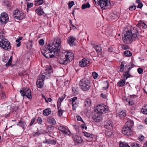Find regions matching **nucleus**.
Here are the masks:
<instances>
[{
  "label": "nucleus",
  "instance_id": "nucleus-15",
  "mask_svg": "<svg viewBox=\"0 0 147 147\" xmlns=\"http://www.w3.org/2000/svg\"><path fill=\"white\" fill-rule=\"evenodd\" d=\"M92 63V61L88 58H84L80 61L79 64H90Z\"/></svg>",
  "mask_w": 147,
  "mask_h": 147
},
{
  "label": "nucleus",
  "instance_id": "nucleus-55",
  "mask_svg": "<svg viewBox=\"0 0 147 147\" xmlns=\"http://www.w3.org/2000/svg\"><path fill=\"white\" fill-rule=\"evenodd\" d=\"M72 90L74 93V95L78 94V92L74 88H72Z\"/></svg>",
  "mask_w": 147,
  "mask_h": 147
},
{
  "label": "nucleus",
  "instance_id": "nucleus-52",
  "mask_svg": "<svg viewBox=\"0 0 147 147\" xmlns=\"http://www.w3.org/2000/svg\"><path fill=\"white\" fill-rule=\"evenodd\" d=\"M83 133L84 134V135L87 137H90V134L86 132H83Z\"/></svg>",
  "mask_w": 147,
  "mask_h": 147
},
{
  "label": "nucleus",
  "instance_id": "nucleus-4",
  "mask_svg": "<svg viewBox=\"0 0 147 147\" xmlns=\"http://www.w3.org/2000/svg\"><path fill=\"white\" fill-rule=\"evenodd\" d=\"M79 85L81 89L84 91L88 90L91 86L90 80L86 78L80 80Z\"/></svg>",
  "mask_w": 147,
  "mask_h": 147
},
{
  "label": "nucleus",
  "instance_id": "nucleus-19",
  "mask_svg": "<svg viewBox=\"0 0 147 147\" xmlns=\"http://www.w3.org/2000/svg\"><path fill=\"white\" fill-rule=\"evenodd\" d=\"M73 138L74 141L78 143H81L82 142V138L76 135L73 136Z\"/></svg>",
  "mask_w": 147,
  "mask_h": 147
},
{
  "label": "nucleus",
  "instance_id": "nucleus-33",
  "mask_svg": "<svg viewBox=\"0 0 147 147\" xmlns=\"http://www.w3.org/2000/svg\"><path fill=\"white\" fill-rule=\"evenodd\" d=\"M48 121L49 123L51 124H55V120L52 117H50L48 119Z\"/></svg>",
  "mask_w": 147,
  "mask_h": 147
},
{
  "label": "nucleus",
  "instance_id": "nucleus-40",
  "mask_svg": "<svg viewBox=\"0 0 147 147\" xmlns=\"http://www.w3.org/2000/svg\"><path fill=\"white\" fill-rule=\"evenodd\" d=\"M33 5V4L32 3H29L28 2L27 3V11L29 10V9L31 7H32Z\"/></svg>",
  "mask_w": 147,
  "mask_h": 147
},
{
  "label": "nucleus",
  "instance_id": "nucleus-3",
  "mask_svg": "<svg viewBox=\"0 0 147 147\" xmlns=\"http://www.w3.org/2000/svg\"><path fill=\"white\" fill-rule=\"evenodd\" d=\"M138 33L136 30H128L124 35V37H123V40L124 42L126 44H130L133 41L135 40L138 37Z\"/></svg>",
  "mask_w": 147,
  "mask_h": 147
},
{
  "label": "nucleus",
  "instance_id": "nucleus-46",
  "mask_svg": "<svg viewBox=\"0 0 147 147\" xmlns=\"http://www.w3.org/2000/svg\"><path fill=\"white\" fill-rule=\"evenodd\" d=\"M42 120L41 117H38L37 119V123L40 124H42Z\"/></svg>",
  "mask_w": 147,
  "mask_h": 147
},
{
  "label": "nucleus",
  "instance_id": "nucleus-18",
  "mask_svg": "<svg viewBox=\"0 0 147 147\" xmlns=\"http://www.w3.org/2000/svg\"><path fill=\"white\" fill-rule=\"evenodd\" d=\"M102 116L99 114L98 112L94 114L93 116V118L94 120L96 122H99L102 119Z\"/></svg>",
  "mask_w": 147,
  "mask_h": 147
},
{
  "label": "nucleus",
  "instance_id": "nucleus-48",
  "mask_svg": "<svg viewBox=\"0 0 147 147\" xmlns=\"http://www.w3.org/2000/svg\"><path fill=\"white\" fill-rule=\"evenodd\" d=\"M136 6L135 5H132L130 6L129 9L130 10L132 11L136 9Z\"/></svg>",
  "mask_w": 147,
  "mask_h": 147
},
{
  "label": "nucleus",
  "instance_id": "nucleus-34",
  "mask_svg": "<svg viewBox=\"0 0 147 147\" xmlns=\"http://www.w3.org/2000/svg\"><path fill=\"white\" fill-rule=\"evenodd\" d=\"M119 147H130L127 143L123 142L119 144Z\"/></svg>",
  "mask_w": 147,
  "mask_h": 147
},
{
  "label": "nucleus",
  "instance_id": "nucleus-38",
  "mask_svg": "<svg viewBox=\"0 0 147 147\" xmlns=\"http://www.w3.org/2000/svg\"><path fill=\"white\" fill-rule=\"evenodd\" d=\"M103 88L104 89H105L108 88L109 87L108 83L107 81L105 82L103 84Z\"/></svg>",
  "mask_w": 147,
  "mask_h": 147
},
{
  "label": "nucleus",
  "instance_id": "nucleus-44",
  "mask_svg": "<svg viewBox=\"0 0 147 147\" xmlns=\"http://www.w3.org/2000/svg\"><path fill=\"white\" fill-rule=\"evenodd\" d=\"M3 4L5 6L9 7L10 6L9 2L8 1H5L3 2Z\"/></svg>",
  "mask_w": 147,
  "mask_h": 147
},
{
  "label": "nucleus",
  "instance_id": "nucleus-53",
  "mask_svg": "<svg viewBox=\"0 0 147 147\" xmlns=\"http://www.w3.org/2000/svg\"><path fill=\"white\" fill-rule=\"evenodd\" d=\"M40 45H43L44 44V40L42 39H41L39 41Z\"/></svg>",
  "mask_w": 147,
  "mask_h": 147
},
{
  "label": "nucleus",
  "instance_id": "nucleus-31",
  "mask_svg": "<svg viewBox=\"0 0 147 147\" xmlns=\"http://www.w3.org/2000/svg\"><path fill=\"white\" fill-rule=\"evenodd\" d=\"M123 54L124 55L127 57H130L132 55L131 53L129 51H125L124 53Z\"/></svg>",
  "mask_w": 147,
  "mask_h": 147
},
{
  "label": "nucleus",
  "instance_id": "nucleus-59",
  "mask_svg": "<svg viewBox=\"0 0 147 147\" xmlns=\"http://www.w3.org/2000/svg\"><path fill=\"white\" fill-rule=\"evenodd\" d=\"M142 4L141 2L140 3H139L137 7L138 8H141L142 7Z\"/></svg>",
  "mask_w": 147,
  "mask_h": 147
},
{
  "label": "nucleus",
  "instance_id": "nucleus-35",
  "mask_svg": "<svg viewBox=\"0 0 147 147\" xmlns=\"http://www.w3.org/2000/svg\"><path fill=\"white\" fill-rule=\"evenodd\" d=\"M73 107V110H76V108L78 107V103L76 102L72 103Z\"/></svg>",
  "mask_w": 147,
  "mask_h": 147
},
{
  "label": "nucleus",
  "instance_id": "nucleus-41",
  "mask_svg": "<svg viewBox=\"0 0 147 147\" xmlns=\"http://www.w3.org/2000/svg\"><path fill=\"white\" fill-rule=\"evenodd\" d=\"M1 96L2 99H4L5 98L6 96L4 91H3L1 92Z\"/></svg>",
  "mask_w": 147,
  "mask_h": 147
},
{
  "label": "nucleus",
  "instance_id": "nucleus-37",
  "mask_svg": "<svg viewBox=\"0 0 147 147\" xmlns=\"http://www.w3.org/2000/svg\"><path fill=\"white\" fill-rule=\"evenodd\" d=\"M35 5H36L38 6L42 4L43 3V0H38L35 1Z\"/></svg>",
  "mask_w": 147,
  "mask_h": 147
},
{
  "label": "nucleus",
  "instance_id": "nucleus-61",
  "mask_svg": "<svg viewBox=\"0 0 147 147\" xmlns=\"http://www.w3.org/2000/svg\"><path fill=\"white\" fill-rule=\"evenodd\" d=\"M144 139V136L142 135H140L139 138V140L140 141H142Z\"/></svg>",
  "mask_w": 147,
  "mask_h": 147
},
{
  "label": "nucleus",
  "instance_id": "nucleus-11",
  "mask_svg": "<svg viewBox=\"0 0 147 147\" xmlns=\"http://www.w3.org/2000/svg\"><path fill=\"white\" fill-rule=\"evenodd\" d=\"M8 20V15L5 12L2 13L0 17V22L2 24H5Z\"/></svg>",
  "mask_w": 147,
  "mask_h": 147
},
{
  "label": "nucleus",
  "instance_id": "nucleus-63",
  "mask_svg": "<svg viewBox=\"0 0 147 147\" xmlns=\"http://www.w3.org/2000/svg\"><path fill=\"white\" fill-rule=\"evenodd\" d=\"M142 27L144 29H146L147 27V26L144 23L143 25V26H142Z\"/></svg>",
  "mask_w": 147,
  "mask_h": 147
},
{
  "label": "nucleus",
  "instance_id": "nucleus-26",
  "mask_svg": "<svg viewBox=\"0 0 147 147\" xmlns=\"http://www.w3.org/2000/svg\"><path fill=\"white\" fill-rule=\"evenodd\" d=\"M85 105L87 106H90L91 104V101L89 98H86L85 102Z\"/></svg>",
  "mask_w": 147,
  "mask_h": 147
},
{
  "label": "nucleus",
  "instance_id": "nucleus-60",
  "mask_svg": "<svg viewBox=\"0 0 147 147\" xmlns=\"http://www.w3.org/2000/svg\"><path fill=\"white\" fill-rule=\"evenodd\" d=\"M22 38L23 37H20L19 38H18L17 40H16V42H20V41L21 40Z\"/></svg>",
  "mask_w": 147,
  "mask_h": 147
},
{
  "label": "nucleus",
  "instance_id": "nucleus-58",
  "mask_svg": "<svg viewBox=\"0 0 147 147\" xmlns=\"http://www.w3.org/2000/svg\"><path fill=\"white\" fill-rule=\"evenodd\" d=\"M52 100V99L50 98H46V100H45V101L47 102L48 103L49 102H51Z\"/></svg>",
  "mask_w": 147,
  "mask_h": 147
},
{
  "label": "nucleus",
  "instance_id": "nucleus-14",
  "mask_svg": "<svg viewBox=\"0 0 147 147\" xmlns=\"http://www.w3.org/2000/svg\"><path fill=\"white\" fill-rule=\"evenodd\" d=\"M58 129L59 131L64 133L65 134L69 135L71 134L70 131L68 129L63 126L59 127Z\"/></svg>",
  "mask_w": 147,
  "mask_h": 147
},
{
  "label": "nucleus",
  "instance_id": "nucleus-20",
  "mask_svg": "<svg viewBox=\"0 0 147 147\" xmlns=\"http://www.w3.org/2000/svg\"><path fill=\"white\" fill-rule=\"evenodd\" d=\"M56 142L57 141L56 140H51L49 139H47L46 138L45 140L43 141V143H46L48 144H53L55 145L56 144Z\"/></svg>",
  "mask_w": 147,
  "mask_h": 147
},
{
  "label": "nucleus",
  "instance_id": "nucleus-16",
  "mask_svg": "<svg viewBox=\"0 0 147 147\" xmlns=\"http://www.w3.org/2000/svg\"><path fill=\"white\" fill-rule=\"evenodd\" d=\"M113 126V122L111 121H107L105 122L104 127L107 129H111L112 128Z\"/></svg>",
  "mask_w": 147,
  "mask_h": 147
},
{
  "label": "nucleus",
  "instance_id": "nucleus-49",
  "mask_svg": "<svg viewBox=\"0 0 147 147\" xmlns=\"http://www.w3.org/2000/svg\"><path fill=\"white\" fill-rule=\"evenodd\" d=\"M138 73L140 74H141L143 72V69L141 68H138L137 69Z\"/></svg>",
  "mask_w": 147,
  "mask_h": 147
},
{
  "label": "nucleus",
  "instance_id": "nucleus-64",
  "mask_svg": "<svg viewBox=\"0 0 147 147\" xmlns=\"http://www.w3.org/2000/svg\"><path fill=\"white\" fill-rule=\"evenodd\" d=\"M101 96L103 98H105L106 97V95L105 94H100Z\"/></svg>",
  "mask_w": 147,
  "mask_h": 147
},
{
  "label": "nucleus",
  "instance_id": "nucleus-17",
  "mask_svg": "<svg viewBox=\"0 0 147 147\" xmlns=\"http://www.w3.org/2000/svg\"><path fill=\"white\" fill-rule=\"evenodd\" d=\"M76 40V39L74 37L70 36L68 37L67 40V42L71 46H73L75 45L74 42Z\"/></svg>",
  "mask_w": 147,
  "mask_h": 147
},
{
  "label": "nucleus",
  "instance_id": "nucleus-29",
  "mask_svg": "<svg viewBox=\"0 0 147 147\" xmlns=\"http://www.w3.org/2000/svg\"><path fill=\"white\" fill-rule=\"evenodd\" d=\"M126 115V113L124 111H121L118 114L117 116L121 118H123Z\"/></svg>",
  "mask_w": 147,
  "mask_h": 147
},
{
  "label": "nucleus",
  "instance_id": "nucleus-54",
  "mask_svg": "<svg viewBox=\"0 0 147 147\" xmlns=\"http://www.w3.org/2000/svg\"><path fill=\"white\" fill-rule=\"evenodd\" d=\"M63 111L62 110H60L58 111V115L59 117L61 116L62 115Z\"/></svg>",
  "mask_w": 147,
  "mask_h": 147
},
{
  "label": "nucleus",
  "instance_id": "nucleus-8",
  "mask_svg": "<svg viewBox=\"0 0 147 147\" xmlns=\"http://www.w3.org/2000/svg\"><path fill=\"white\" fill-rule=\"evenodd\" d=\"M20 92L24 97H26L29 98L31 97V90L28 88H24L20 89Z\"/></svg>",
  "mask_w": 147,
  "mask_h": 147
},
{
  "label": "nucleus",
  "instance_id": "nucleus-13",
  "mask_svg": "<svg viewBox=\"0 0 147 147\" xmlns=\"http://www.w3.org/2000/svg\"><path fill=\"white\" fill-rule=\"evenodd\" d=\"M95 1H98L101 7L103 8L104 7L108 6L110 4V0H94Z\"/></svg>",
  "mask_w": 147,
  "mask_h": 147
},
{
  "label": "nucleus",
  "instance_id": "nucleus-36",
  "mask_svg": "<svg viewBox=\"0 0 147 147\" xmlns=\"http://www.w3.org/2000/svg\"><path fill=\"white\" fill-rule=\"evenodd\" d=\"M77 100V97H74L73 98H71L69 99V101L70 103L71 104H72L76 102V100Z\"/></svg>",
  "mask_w": 147,
  "mask_h": 147
},
{
  "label": "nucleus",
  "instance_id": "nucleus-27",
  "mask_svg": "<svg viewBox=\"0 0 147 147\" xmlns=\"http://www.w3.org/2000/svg\"><path fill=\"white\" fill-rule=\"evenodd\" d=\"M90 5L89 3H86L83 4L82 6V9H85L86 8H88L90 7Z\"/></svg>",
  "mask_w": 147,
  "mask_h": 147
},
{
  "label": "nucleus",
  "instance_id": "nucleus-2",
  "mask_svg": "<svg viewBox=\"0 0 147 147\" xmlns=\"http://www.w3.org/2000/svg\"><path fill=\"white\" fill-rule=\"evenodd\" d=\"M45 67V72L39 76V79L36 82L37 86L39 88H42L43 87L45 79L48 78L50 76L51 74L53 72L51 65H46Z\"/></svg>",
  "mask_w": 147,
  "mask_h": 147
},
{
  "label": "nucleus",
  "instance_id": "nucleus-6",
  "mask_svg": "<svg viewBox=\"0 0 147 147\" xmlns=\"http://www.w3.org/2000/svg\"><path fill=\"white\" fill-rule=\"evenodd\" d=\"M131 77V75L129 74V71L124 72L123 76V79L120 80L117 83V85L120 87H123L125 83V80Z\"/></svg>",
  "mask_w": 147,
  "mask_h": 147
},
{
  "label": "nucleus",
  "instance_id": "nucleus-12",
  "mask_svg": "<svg viewBox=\"0 0 147 147\" xmlns=\"http://www.w3.org/2000/svg\"><path fill=\"white\" fill-rule=\"evenodd\" d=\"M122 131L123 134L127 136H131L132 134L131 129H130L129 127H127L125 126L123 128Z\"/></svg>",
  "mask_w": 147,
  "mask_h": 147
},
{
  "label": "nucleus",
  "instance_id": "nucleus-1",
  "mask_svg": "<svg viewBox=\"0 0 147 147\" xmlns=\"http://www.w3.org/2000/svg\"><path fill=\"white\" fill-rule=\"evenodd\" d=\"M61 47V39L57 37L52 40L49 44L45 46L43 48V51H42L41 53L47 58L55 57L60 51Z\"/></svg>",
  "mask_w": 147,
  "mask_h": 147
},
{
  "label": "nucleus",
  "instance_id": "nucleus-56",
  "mask_svg": "<svg viewBox=\"0 0 147 147\" xmlns=\"http://www.w3.org/2000/svg\"><path fill=\"white\" fill-rule=\"evenodd\" d=\"M120 71H123L124 69V65H121L120 66Z\"/></svg>",
  "mask_w": 147,
  "mask_h": 147
},
{
  "label": "nucleus",
  "instance_id": "nucleus-30",
  "mask_svg": "<svg viewBox=\"0 0 147 147\" xmlns=\"http://www.w3.org/2000/svg\"><path fill=\"white\" fill-rule=\"evenodd\" d=\"M124 99L126 100L127 102H128V104L129 105H131L134 104V102L133 100H132L131 99H128L127 98H126L125 97H124Z\"/></svg>",
  "mask_w": 147,
  "mask_h": 147
},
{
  "label": "nucleus",
  "instance_id": "nucleus-50",
  "mask_svg": "<svg viewBox=\"0 0 147 147\" xmlns=\"http://www.w3.org/2000/svg\"><path fill=\"white\" fill-rule=\"evenodd\" d=\"M35 120H36V118L35 117L33 118L32 119L31 121L29 126H32L33 124L34 123V122Z\"/></svg>",
  "mask_w": 147,
  "mask_h": 147
},
{
  "label": "nucleus",
  "instance_id": "nucleus-32",
  "mask_svg": "<svg viewBox=\"0 0 147 147\" xmlns=\"http://www.w3.org/2000/svg\"><path fill=\"white\" fill-rule=\"evenodd\" d=\"M142 111L144 114H147V105L143 106L142 108Z\"/></svg>",
  "mask_w": 147,
  "mask_h": 147
},
{
  "label": "nucleus",
  "instance_id": "nucleus-24",
  "mask_svg": "<svg viewBox=\"0 0 147 147\" xmlns=\"http://www.w3.org/2000/svg\"><path fill=\"white\" fill-rule=\"evenodd\" d=\"M35 11L39 16L42 15L44 13L43 9L40 7L36 9L35 10Z\"/></svg>",
  "mask_w": 147,
  "mask_h": 147
},
{
  "label": "nucleus",
  "instance_id": "nucleus-62",
  "mask_svg": "<svg viewBox=\"0 0 147 147\" xmlns=\"http://www.w3.org/2000/svg\"><path fill=\"white\" fill-rule=\"evenodd\" d=\"M64 97H62L61 98H59L58 101H59V102L61 103L63 100L64 99Z\"/></svg>",
  "mask_w": 147,
  "mask_h": 147
},
{
  "label": "nucleus",
  "instance_id": "nucleus-10",
  "mask_svg": "<svg viewBox=\"0 0 147 147\" xmlns=\"http://www.w3.org/2000/svg\"><path fill=\"white\" fill-rule=\"evenodd\" d=\"M97 111L98 113H103L108 112V107L105 105H99L97 107Z\"/></svg>",
  "mask_w": 147,
  "mask_h": 147
},
{
  "label": "nucleus",
  "instance_id": "nucleus-51",
  "mask_svg": "<svg viewBox=\"0 0 147 147\" xmlns=\"http://www.w3.org/2000/svg\"><path fill=\"white\" fill-rule=\"evenodd\" d=\"M105 133L106 135L109 136H111L112 134V132L108 131H106Z\"/></svg>",
  "mask_w": 147,
  "mask_h": 147
},
{
  "label": "nucleus",
  "instance_id": "nucleus-7",
  "mask_svg": "<svg viewBox=\"0 0 147 147\" xmlns=\"http://www.w3.org/2000/svg\"><path fill=\"white\" fill-rule=\"evenodd\" d=\"M14 18L19 20H22L25 18V15L21 11L17 9L13 12Z\"/></svg>",
  "mask_w": 147,
  "mask_h": 147
},
{
  "label": "nucleus",
  "instance_id": "nucleus-43",
  "mask_svg": "<svg viewBox=\"0 0 147 147\" xmlns=\"http://www.w3.org/2000/svg\"><path fill=\"white\" fill-rule=\"evenodd\" d=\"M54 129V127L53 125H51L48 126L47 127V129L49 131H51Z\"/></svg>",
  "mask_w": 147,
  "mask_h": 147
},
{
  "label": "nucleus",
  "instance_id": "nucleus-57",
  "mask_svg": "<svg viewBox=\"0 0 147 147\" xmlns=\"http://www.w3.org/2000/svg\"><path fill=\"white\" fill-rule=\"evenodd\" d=\"M76 118H77V119L78 121H82L83 122H84L82 118L80 116H79V115H77L76 116Z\"/></svg>",
  "mask_w": 147,
  "mask_h": 147
},
{
  "label": "nucleus",
  "instance_id": "nucleus-21",
  "mask_svg": "<svg viewBox=\"0 0 147 147\" xmlns=\"http://www.w3.org/2000/svg\"><path fill=\"white\" fill-rule=\"evenodd\" d=\"M133 125L134 121L132 120H129L126 123L125 126L127 127H129L130 129H131Z\"/></svg>",
  "mask_w": 147,
  "mask_h": 147
},
{
  "label": "nucleus",
  "instance_id": "nucleus-9",
  "mask_svg": "<svg viewBox=\"0 0 147 147\" xmlns=\"http://www.w3.org/2000/svg\"><path fill=\"white\" fill-rule=\"evenodd\" d=\"M65 58L62 64H66L71 61L74 57V54L71 52H67L65 55Z\"/></svg>",
  "mask_w": 147,
  "mask_h": 147
},
{
  "label": "nucleus",
  "instance_id": "nucleus-22",
  "mask_svg": "<svg viewBox=\"0 0 147 147\" xmlns=\"http://www.w3.org/2000/svg\"><path fill=\"white\" fill-rule=\"evenodd\" d=\"M12 57L11 56L9 59L7 57H4L3 61L5 63H6L5 64H11L12 61Z\"/></svg>",
  "mask_w": 147,
  "mask_h": 147
},
{
  "label": "nucleus",
  "instance_id": "nucleus-23",
  "mask_svg": "<svg viewBox=\"0 0 147 147\" xmlns=\"http://www.w3.org/2000/svg\"><path fill=\"white\" fill-rule=\"evenodd\" d=\"M17 125L22 127L24 129L25 128L26 126V122L22 120H20L19 121L17 124Z\"/></svg>",
  "mask_w": 147,
  "mask_h": 147
},
{
  "label": "nucleus",
  "instance_id": "nucleus-47",
  "mask_svg": "<svg viewBox=\"0 0 147 147\" xmlns=\"http://www.w3.org/2000/svg\"><path fill=\"white\" fill-rule=\"evenodd\" d=\"M74 4V2L73 1L69 2L68 3V7L70 8H71Z\"/></svg>",
  "mask_w": 147,
  "mask_h": 147
},
{
  "label": "nucleus",
  "instance_id": "nucleus-42",
  "mask_svg": "<svg viewBox=\"0 0 147 147\" xmlns=\"http://www.w3.org/2000/svg\"><path fill=\"white\" fill-rule=\"evenodd\" d=\"M92 75L93 76V78L94 79H96L97 78L98 76V74L95 72H93L92 73Z\"/></svg>",
  "mask_w": 147,
  "mask_h": 147
},
{
  "label": "nucleus",
  "instance_id": "nucleus-25",
  "mask_svg": "<svg viewBox=\"0 0 147 147\" xmlns=\"http://www.w3.org/2000/svg\"><path fill=\"white\" fill-rule=\"evenodd\" d=\"M51 110L50 108L46 109L43 111V114L44 115L47 116L51 114Z\"/></svg>",
  "mask_w": 147,
  "mask_h": 147
},
{
  "label": "nucleus",
  "instance_id": "nucleus-5",
  "mask_svg": "<svg viewBox=\"0 0 147 147\" xmlns=\"http://www.w3.org/2000/svg\"><path fill=\"white\" fill-rule=\"evenodd\" d=\"M0 47L6 50L11 49L10 44L7 39L5 38L3 35H0Z\"/></svg>",
  "mask_w": 147,
  "mask_h": 147
},
{
  "label": "nucleus",
  "instance_id": "nucleus-28",
  "mask_svg": "<svg viewBox=\"0 0 147 147\" xmlns=\"http://www.w3.org/2000/svg\"><path fill=\"white\" fill-rule=\"evenodd\" d=\"M95 49L97 52L98 55H100L101 49L99 45H96L95 47Z\"/></svg>",
  "mask_w": 147,
  "mask_h": 147
},
{
  "label": "nucleus",
  "instance_id": "nucleus-39",
  "mask_svg": "<svg viewBox=\"0 0 147 147\" xmlns=\"http://www.w3.org/2000/svg\"><path fill=\"white\" fill-rule=\"evenodd\" d=\"M144 22L142 21H140L137 24L136 26L138 27L141 28L142 27L144 23Z\"/></svg>",
  "mask_w": 147,
  "mask_h": 147
},
{
  "label": "nucleus",
  "instance_id": "nucleus-45",
  "mask_svg": "<svg viewBox=\"0 0 147 147\" xmlns=\"http://www.w3.org/2000/svg\"><path fill=\"white\" fill-rule=\"evenodd\" d=\"M131 147H139V144L137 143H134L131 144Z\"/></svg>",
  "mask_w": 147,
  "mask_h": 147
}]
</instances>
